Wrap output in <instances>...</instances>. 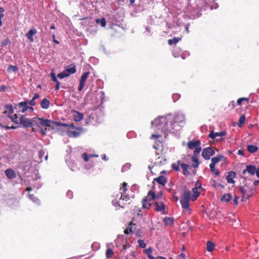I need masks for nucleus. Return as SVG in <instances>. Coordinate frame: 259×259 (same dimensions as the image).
I'll return each mask as SVG.
<instances>
[{
  "instance_id": "nucleus-1",
  "label": "nucleus",
  "mask_w": 259,
  "mask_h": 259,
  "mask_svg": "<svg viewBox=\"0 0 259 259\" xmlns=\"http://www.w3.org/2000/svg\"><path fill=\"white\" fill-rule=\"evenodd\" d=\"M192 191L193 195L191 196V192L189 190H185L183 193V198L180 200L182 208L183 210L188 212L189 213L191 212L189 206L190 200L194 201L200 195V193L198 192L197 188H193Z\"/></svg>"
},
{
  "instance_id": "nucleus-2",
  "label": "nucleus",
  "mask_w": 259,
  "mask_h": 259,
  "mask_svg": "<svg viewBox=\"0 0 259 259\" xmlns=\"http://www.w3.org/2000/svg\"><path fill=\"white\" fill-rule=\"evenodd\" d=\"M34 123L39 128L48 127L52 130L57 128V125L59 123L57 121H54L50 119L35 117L33 118Z\"/></svg>"
},
{
  "instance_id": "nucleus-3",
  "label": "nucleus",
  "mask_w": 259,
  "mask_h": 259,
  "mask_svg": "<svg viewBox=\"0 0 259 259\" xmlns=\"http://www.w3.org/2000/svg\"><path fill=\"white\" fill-rule=\"evenodd\" d=\"M244 186H240L239 187V191L242 193L243 195L242 197V200L248 199L251 197L254 193V188L252 187L249 186L246 181H244Z\"/></svg>"
},
{
  "instance_id": "nucleus-4",
  "label": "nucleus",
  "mask_w": 259,
  "mask_h": 259,
  "mask_svg": "<svg viewBox=\"0 0 259 259\" xmlns=\"http://www.w3.org/2000/svg\"><path fill=\"white\" fill-rule=\"evenodd\" d=\"M20 124L23 125L24 127H32L34 122L33 118L30 119L27 118L25 115H22L20 117Z\"/></svg>"
},
{
  "instance_id": "nucleus-5",
  "label": "nucleus",
  "mask_w": 259,
  "mask_h": 259,
  "mask_svg": "<svg viewBox=\"0 0 259 259\" xmlns=\"http://www.w3.org/2000/svg\"><path fill=\"white\" fill-rule=\"evenodd\" d=\"M90 73V72H85L83 73L80 78V81H79V84L78 88V91H81L82 89L84 88L86 80L87 78H88Z\"/></svg>"
},
{
  "instance_id": "nucleus-6",
  "label": "nucleus",
  "mask_w": 259,
  "mask_h": 259,
  "mask_svg": "<svg viewBox=\"0 0 259 259\" xmlns=\"http://www.w3.org/2000/svg\"><path fill=\"white\" fill-rule=\"evenodd\" d=\"M214 154V151L211 147L204 148L202 152V155L206 160H208L210 157Z\"/></svg>"
},
{
  "instance_id": "nucleus-7",
  "label": "nucleus",
  "mask_w": 259,
  "mask_h": 259,
  "mask_svg": "<svg viewBox=\"0 0 259 259\" xmlns=\"http://www.w3.org/2000/svg\"><path fill=\"white\" fill-rule=\"evenodd\" d=\"M137 225L131 222L127 228L124 230V233L125 234L128 235L129 234H133L136 232L137 230Z\"/></svg>"
},
{
  "instance_id": "nucleus-8",
  "label": "nucleus",
  "mask_w": 259,
  "mask_h": 259,
  "mask_svg": "<svg viewBox=\"0 0 259 259\" xmlns=\"http://www.w3.org/2000/svg\"><path fill=\"white\" fill-rule=\"evenodd\" d=\"M155 204L156 206L155 210L161 212L162 214H164L166 213L165 211V205L163 202L156 201Z\"/></svg>"
},
{
  "instance_id": "nucleus-9",
  "label": "nucleus",
  "mask_w": 259,
  "mask_h": 259,
  "mask_svg": "<svg viewBox=\"0 0 259 259\" xmlns=\"http://www.w3.org/2000/svg\"><path fill=\"white\" fill-rule=\"evenodd\" d=\"M256 167L252 165H247L245 169H244L242 172V175H245L246 172L248 173L250 175H254L256 172Z\"/></svg>"
},
{
  "instance_id": "nucleus-10",
  "label": "nucleus",
  "mask_w": 259,
  "mask_h": 259,
  "mask_svg": "<svg viewBox=\"0 0 259 259\" xmlns=\"http://www.w3.org/2000/svg\"><path fill=\"white\" fill-rule=\"evenodd\" d=\"M58 123L60 124L57 125V129H59V127L63 126L64 127H71L72 128H75L80 132L82 131V128L81 127H76L73 123L67 124L61 122H58Z\"/></svg>"
},
{
  "instance_id": "nucleus-11",
  "label": "nucleus",
  "mask_w": 259,
  "mask_h": 259,
  "mask_svg": "<svg viewBox=\"0 0 259 259\" xmlns=\"http://www.w3.org/2000/svg\"><path fill=\"white\" fill-rule=\"evenodd\" d=\"M127 184L126 182H123L122 183V187L120 188V193L121 194L120 199H122L123 200L125 199L126 201H127V200H129V197L128 196H124L123 198H122V197H123V194H124L127 190Z\"/></svg>"
},
{
  "instance_id": "nucleus-12",
  "label": "nucleus",
  "mask_w": 259,
  "mask_h": 259,
  "mask_svg": "<svg viewBox=\"0 0 259 259\" xmlns=\"http://www.w3.org/2000/svg\"><path fill=\"white\" fill-rule=\"evenodd\" d=\"M236 177V174L235 172L233 171H229L227 175L226 176V180L227 182L230 184H234L235 181L233 179Z\"/></svg>"
},
{
  "instance_id": "nucleus-13",
  "label": "nucleus",
  "mask_w": 259,
  "mask_h": 259,
  "mask_svg": "<svg viewBox=\"0 0 259 259\" xmlns=\"http://www.w3.org/2000/svg\"><path fill=\"white\" fill-rule=\"evenodd\" d=\"M227 134L226 132L223 131L221 132H215L214 133L213 131H211L208 135V137L209 138H211L212 139H214L216 138L217 137L220 136L223 137L226 136Z\"/></svg>"
},
{
  "instance_id": "nucleus-14",
  "label": "nucleus",
  "mask_w": 259,
  "mask_h": 259,
  "mask_svg": "<svg viewBox=\"0 0 259 259\" xmlns=\"http://www.w3.org/2000/svg\"><path fill=\"white\" fill-rule=\"evenodd\" d=\"M65 71H67V73L69 76L76 72V66L74 64H71L70 65L65 67Z\"/></svg>"
},
{
  "instance_id": "nucleus-15",
  "label": "nucleus",
  "mask_w": 259,
  "mask_h": 259,
  "mask_svg": "<svg viewBox=\"0 0 259 259\" xmlns=\"http://www.w3.org/2000/svg\"><path fill=\"white\" fill-rule=\"evenodd\" d=\"M37 33V31L35 28H31L26 34L25 36L30 42H33L34 39L33 36Z\"/></svg>"
},
{
  "instance_id": "nucleus-16",
  "label": "nucleus",
  "mask_w": 259,
  "mask_h": 259,
  "mask_svg": "<svg viewBox=\"0 0 259 259\" xmlns=\"http://www.w3.org/2000/svg\"><path fill=\"white\" fill-rule=\"evenodd\" d=\"M156 182L158 184L164 186L167 183V179L164 176H160L157 178L154 179L153 182Z\"/></svg>"
},
{
  "instance_id": "nucleus-17",
  "label": "nucleus",
  "mask_w": 259,
  "mask_h": 259,
  "mask_svg": "<svg viewBox=\"0 0 259 259\" xmlns=\"http://www.w3.org/2000/svg\"><path fill=\"white\" fill-rule=\"evenodd\" d=\"M28 102H21L17 104V107L21 108V109L20 110V112L22 113H25L28 110V106H27Z\"/></svg>"
},
{
  "instance_id": "nucleus-18",
  "label": "nucleus",
  "mask_w": 259,
  "mask_h": 259,
  "mask_svg": "<svg viewBox=\"0 0 259 259\" xmlns=\"http://www.w3.org/2000/svg\"><path fill=\"white\" fill-rule=\"evenodd\" d=\"M200 141L199 140L189 141L187 144L188 148L190 149H193L200 146Z\"/></svg>"
},
{
  "instance_id": "nucleus-19",
  "label": "nucleus",
  "mask_w": 259,
  "mask_h": 259,
  "mask_svg": "<svg viewBox=\"0 0 259 259\" xmlns=\"http://www.w3.org/2000/svg\"><path fill=\"white\" fill-rule=\"evenodd\" d=\"M73 118L75 121L78 122L81 121L83 118V115L77 111H73Z\"/></svg>"
},
{
  "instance_id": "nucleus-20",
  "label": "nucleus",
  "mask_w": 259,
  "mask_h": 259,
  "mask_svg": "<svg viewBox=\"0 0 259 259\" xmlns=\"http://www.w3.org/2000/svg\"><path fill=\"white\" fill-rule=\"evenodd\" d=\"M40 104L42 109H47L50 107V102L48 99L44 98L41 101Z\"/></svg>"
},
{
  "instance_id": "nucleus-21",
  "label": "nucleus",
  "mask_w": 259,
  "mask_h": 259,
  "mask_svg": "<svg viewBox=\"0 0 259 259\" xmlns=\"http://www.w3.org/2000/svg\"><path fill=\"white\" fill-rule=\"evenodd\" d=\"M5 175L10 179H13L16 177L15 172L11 168L7 169L5 170Z\"/></svg>"
},
{
  "instance_id": "nucleus-22",
  "label": "nucleus",
  "mask_w": 259,
  "mask_h": 259,
  "mask_svg": "<svg viewBox=\"0 0 259 259\" xmlns=\"http://www.w3.org/2000/svg\"><path fill=\"white\" fill-rule=\"evenodd\" d=\"M181 166L183 169L182 172L184 175L188 176L190 174L188 169V168L190 167V166L188 164L185 163H181Z\"/></svg>"
},
{
  "instance_id": "nucleus-23",
  "label": "nucleus",
  "mask_w": 259,
  "mask_h": 259,
  "mask_svg": "<svg viewBox=\"0 0 259 259\" xmlns=\"http://www.w3.org/2000/svg\"><path fill=\"white\" fill-rule=\"evenodd\" d=\"M150 201L147 197H145L142 200V207L144 208L150 209L151 206V204L149 202Z\"/></svg>"
},
{
  "instance_id": "nucleus-24",
  "label": "nucleus",
  "mask_w": 259,
  "mask_h": 259,
  "mask_svg": "<svg viewBox=\"0 0 259 259\" xmlns=\"http://www.w3.org/2000/svg\"><path fill=\"white\" fill-rule=\"evenodd\" d=\"M67 135L70 138H76L79 137L80 135V132L68 131L67 132Z\"/></svg>"
},
{
  "instance_id": "nucleus-25",
  "label": "nucleus",
  "mask_w": 259,
  "mask_h": 259,
  "mask_svg": "<svg viewBox=\"0 0 259 259\" xmlns=\"http://www.w3.org/2000/svg\"><path fill=\"white\" fill-rule=\"evenodd\" d=\"M174 220L172 218L166 217L163 219V223L165 225H173Z\"/></svg>"
},
{
  "instance_id": "nucleus-26",
  "label": "nucleus",
  "mask_w": 259,
  "mask_h": 259,
  "mask_svg": "<svg viewBox=\"0 0 259 259\" xmlns=\"http://www.w3.org/2000/svg\"><path fill=\"white\" fill-rule=\"evenodd\" d=\"M215 247V244L213 242L211 241H208L206 243V249L209 252H211L213 250Z\"/></svg>"
},
{
  "instance_id": "nucleus-27",
  "label": "nucleus",
  "mask_w": 259,
  "mask_h": 259,
  "mask_svg": "<svg viewBox=\"0 0 259 259\" xmlns=\"http://www.w3.org/2000/svg\"><path fill=\"white\" fill-rule=\"evenodd\" d=\"M8 117L15 123H20V118H18V116L17 114H15L13 115H8Z\"/></svg>"
},
{
  "instance_id": "nucleus-28",
  "label": "nucleus",
  "mask_w": 259,
  "mask_h": 259,
  "mask_svg": "<svg viewBox=\"0 0 259 259\" xmlns=\"http://www.w3.org/2000/svg\"><path fill=\"white\" fill-rule=\"evenodd\" d=\"M258 147L256 146L249 145L247 146V150L251 153H253L256 152L258 150Z\"/></svg>"
},
{
  "instance_id": "nucleus-29",
  "label": "nucleus",
  "mask_w": 259,
  "mask_h": 259,
  "mask_svg": "<svg viewBox=\"0 0 259 259\" xmlns=\"http://www.w3.org/2000/svg\"><path fill=\"white\" fill-rule=\"evenodd\" d=\"M192 160L194 162L192 164V166L194 168H195L198 167V165L199 164V160H198V156H192Z\"/></svg>"
},
{
  "instance_id": "nucleus-30",
  "label": "nucleus",
  "mask_w": 259,
  "mask_h": 259,
  "mask_svg": "<svg viewBox=\"0 0 259 259\" xmlns=\"http://www.w3.org/2000/svg\"><path fill=\"white\" fill-rule=\"evenodd\" d=\"M232 198V195L230 193H227L223 195L221 200L222 201L229 202L231 200Z\"/></svg>"
},
{
  "instance_id": "nucleus-31",
  "label": "nucleus",
  "mask_w": 259,
  "mask_h": 259,
  "mask_svg": "<svg viewBox=\"0 0 259 259\" xmlns=\"http://www.w3.org/2000/svg\"><path fill=\"white\" fill-rule=\"evenodd\" d=\"M215 164L210 163L209 164L210 169L212 172H214V175L217 176L220 175V171L219 169H216L215 168Z\"/></svg>"
},
{
  "instance_id": "nucleus-32",
  "label": "nucleus",
  "mask_w": 259,
  "mask_h": 259,
  "mask_svg": "<svg viewBox=\"0 0 259 259\" xmlns=\"http://www.w3.org/2000/svg\"><path fill=\"white\" fill-rule=\"evenodd\" d=\"M95 22L97 24H100L103 27H105L106 25V20L105 18H102L101 19H96Z\"/></svg>"
},
{
  "instance_id": "nucleus-33",
  "label": "nucleus",
  "mask_w": 259,
  "mask_h": 259,
  "mask_svg": "<svg viewBox=\"0 0 259 259\" xmlns=\"http://www.w3.org/2000/svg\"><path fill=\"white\" fill-rule=\"evenodd\" d=\"M18 70V68L17 67V66H15V65H10L8 66V69H7V71L9 72H16Z\"/></svg>"
},
{
  "instance_id": "nucleus-34",
  "label": "nucleus",
  "mask_w": 259,
  "mask_h": 259,
  "mask_svg": "<svg viewBox=\"0 0 259 259\" xmlns=\"http://www.w3.org/2000/svg\"><path fill=\"white\" fill-rule=\"evenodd\" d=\"M162 143L160 140H156L155 142V144L153 145V147L156 150H158L159 149L160 147H162Z\"/></svg>"
},
{
  "instance_id": "nucleus-35",
  "label": "nucleus",
  "mask_w": 259,
  "mask_h": 259,
  "mask_svg": "<svg viewBox=\"0 0 259 259\" xmlns=\"http://www.w3.org/2000/svg\"><path fill=\"white\" fill-rule=\"evenodd\" d=\"M223 156L222 155H218L215 157H213L211 159V164H216V163L220 162Z\"/></svg>"
},
{
  "instance_id": "nucleus-36",
  "label": "nucleus",
  "mask_w": 259,
  "mask_h": 259,
  "mask_svg": "<svg viewBox=\"0 0 259 259\" xmlns=\"http://www.w3.org/2000/svg\"><path fill=\"white\" fill-rule=\"evenodd\" d=\"M146 197H147V198L149 200H154L156 199V194L154 192H153L152 191H150L148 192V195Z\"/></svg>"
},
{
  "instance_id": "nucleus-37",
  "label": "nucleus",
  "mask_w": 259,
  "mask_h": 259,
  "mask_svg": "<svg viewBox=\"0 0 259 259\" xmlns=\"http://www.w3.org/2000/svg\"><path fill=\"white\" fill-rule=\"evenodd\" d=\"M181 38L179 37H174L173 39H170L168 40V44L169 45H172V44H177L180 40Z\"/></svg>"
},
{
  "instance_id": "nucleus-38",
  "label": "nucleus",
  "mask_w": 259,
  "mask_h": 259,
  "mask_svg": "<svg viewBox=\"0 0 259 259\" xmlns=\"http://www.w3.org/2000/svg\"><path fill=\"white\" fill-rule=\"evenodd\" d=\"M145 252L147 254V257L149 259H151V257H153L151 255L152 252V249L151 247H149L148 249H146L144 250Z\"/></svg>"
},
{
  "instance_id": "nucleus-39",
  "label": "nucleus",
  "mask_w": 259,
  "mask_h": 259,
  "mask_svg": "<svg viewBox=\"0 0 259 259\" xmlns=\"http://www.w3.org/2000/svg\"><path fill=\"white\" fill-rule=\"evenodd\" d=\"M114 254L113 250L111 248H108L106 250V256L107 258H111Z\"/></svg>"
},
{
  "instance_id": "nucleus-40",
  "label": "nucleus",
  "mask_w": 259,
  "mask_h": 259,
  "mask_svg": "<svg viewBox=\"0 0 259 259\" xmlns=\"http://www.w3.org/2000/svg\"><path fill=\"white\" fill-rule=\"evenodd\" d=\"M246 117L244 115H242L239 119V126L241 127L245 122Z\"/></svg>"
},
{
  "instance_id": "nucleus-41",
  "label": "nucleus",
  "mask_w": 259,
  "mask_h": 259,
  "mask_svg": "<svg viewBox=\"0 0 259 259\" xmlns=\"http://www.w3.org/2000/svg\"><path fill=\"white\" fill-rule=\"evenodd\" d=\"M180 161L179 160L177 162V164L174 163L171 164L172 168L176 171H179L180 170L179 165H181Z\"/></svg>"
},
{
  "instance_id": "nucleus-42",
  "label": "nucleus",
  "mask_w": 259,
  "mask_h": 259,
  "mask_svg": "<svg viewBox=\"0 0 259 259\" xmlns=\"http://www.w3.org/2000/svg\"><path fill=\"white\" fill-rule=\"evenodd\" d=\"M10 44H11V41L9 38H7L6 39H5L1 42V46L3 47H6Z\"/></svg>"
},
{
  "instance_id": "nucleus-43",
  "label": "nucleus",
  "mask_w": 259,
  "mask_h": 259,
  "mask_svg": "<svg viewBox=\"0 0 259 259\" xmlns=\"http://www.w3.org/2000/svg\"><path fill=\"white\" fill-rule=\"evenodd\" d=\"M57 76L60 78V79H62L64 77H68L69 76L68 74L67 73V71H65V70L63 71V72H61V73H59V74H58V75Z\"/></svg>"
},
{
  "instance_id": "nucleus-44",
  "label": "nucleus",
  "mask_w": 259,
  "mask_h": 259,
  "mask_svg": "<svg viewBox=\"0 0 259 259\" xmlns=\"http://www.w3.org/2000/svg\"><path fill=\"white\" fill-rule=\"evenodd\" d=\"M7 110L5 111V113H9L12 114L13 112V107L12 105H8L6 107Z\"/></svg>"
},
{
  "instance_id": "nucleus-45",
  "label": "nucleus",
  "mask_w": 259,
  "mask_h": 259,
  "mask_svg": "<svg viewBox=\"0 0 259 259\" xmlns=\"http://www.w3.org/2000/svg\"><path fill=\"white\" fill-rule=\"evenodd\" d=\"M195 149V150L193 152V155L192 156H198V154L201 151V148L200 146H198L197 147H196Z\"/></svg>"
},
{
  "instance_id": "nucleus-46",
  "label": "nucleus",
  "mask_w": 259,
  "mask_h": 259,
  "mask_svg": "<svg viewBox=\"0 0 259 259\" xmlns=\"http://www.w3.org/2000/svg\"><path fill=\"white\" fill-rule=\"evenodd\" d=\"M249 98H245V97L240 98L238 99L237 103L238 105H241L242 102H243L245 101L248 102V101H249Z\"/></svg>"
},
{
  "instance_id": "nucleus-47",
  "label": "nucleus",
  "mask_w": 259,
  "mask_h": 259,
  "mask_svg": "<svg viewBox=\"0 0 259 259\" xmlns=\"http://www.w3.org/2000/svg\"><path fill=\"white\" fill-rule=\"evenodd\" d=\"M94 156L93 155H90V156H88V154L86 153H83L82 154V157L83 158L84 161L87 162L89 160V158L90 157H92Z\"/></svg>"
},
{
  "instance_id": "nucleus-48",
  "label": "nucleus",
  "mask_w": 259,
  "mask_h": 259,
  "mask_svg": "<svg viewBox=\"0 0 259 259\" xmlns=\"http://www.w3.org/2000/svg\"><path fill=\"white\" fill-rule=\"evenodd\" d=\"M185 119V117L183 115H177L175 118L176 122H182Z\"/></svg>"
},
{
  "instance_id": "nucleus-49",
  "label": "nucleus",
  "mask_w": 259,
  "mask_h": 259,
  "mask_svg": "<svg viewBox=\"0 0 259 259\" xmlns=\"http://www.w3.org/2000/svg\"><path fill=\"white\" fill-rule=\"evenodd\" d=\"M139 246L142 248H144L146 246V243L144 242L143 240L140 239L138 241Z\"/></svg>"
},
{
  "instance_id": "nucleus-50",
  "label": "nucleus",
  "mask_w": 259,
  "mask_h": 259,
  "mask_svg": "<svg viewBox=\"0 0 259 259\" xmlns=\"http://www.w3.org/2000/svg\"><path fill=\"white\" fill-rule=\"evenodd\" d=\"M160 119L156 118L154 121H151V124L154 126H158L159 125L160 123Z\"/></svg>"
},
{
  "instance_id": "nucleus-51",
  "label": "nucleus",
  "mask_w": 259,
  "mask_h": 259,
  "mask_svg": "<svg viewBox=\"0 0 259 259\" xmlns=\"http://www.w3.org/2000/svg\"><path fill=\"white\" fill-rule=\"evenodd\" d=\"M28 196L30 199H31L33 202H35L38 201V199L33 194H29Z\"/></svg>"
},
{
  "instance_id": "nucleus-52",
  "label": "nucleus",
  "mask_w": 259,
  "mask_h": 259,
  "mask_svg": "<svg viewBox=\"0 0 259 259\" xmlns=\"http://www.w3.org/2000/svg\"><path fill=\"white\" fill-rule=\"evenodd\" d=\"M50 76H51V78H52V80L54 82H56L59 81L58 80V79H57V77H56V75H55V73H54V72H51V74H50Z\"/></svg>"
},
{
  "instance_id": "nucleus-53",
  "label": "nucleus",
  "mask_w": 259,
  "mask_h": 259,
  "mask_svg": "<svg viewBox=\"0 0 259 259\" xmlns=\"http://www.w3.org/2000/svg\"><path fill=\"white\" fill-rule=\"evenodd\" d=\"M44 155H45V152L44 151V150H40L38 151V156H39V159H41L42 158L44 157Z\"/></svg>"
},
{
  "instance_id": "nucleus-54",
  "label": "nucleus",
  "mask_w": 259,
  "mask_h": 259,
  "mask_svg": "<svg viewBox=\"0 0 259 259\" xmlns=\"http://www.w3.org/2000/svg\"><path fill=\"white\" fill-rule=\"evenodd\" d=\"M197 189L201 188V183L200 181H197L195 183V187Z\"/></svg>"
},
{
  "instance_id": "nucleus-55",
  "label": "nucleus",
  "mask_w": 259,
  "mask_h": 259,
  "mask_svg": "<svg viewBox=\"0 0 259 259\" xmlns=\"http://www.w3.org/2000/svg\"><path fill=\"white\" fill-rule=\"evenodd\" d=\"M28 103L31 106H34L36 105V103L35 102V100H33L32 99L31 100H30Z\"/></svg>"
},
{
  "instance_id": "nucleus-56",
  "label": "nucleus",
  "mask_w": 259,
  "mask_h": 259,
  "mask_svg": "<svg viewBox=\"0 0 259 259\" xmlns=\"http://www.w3.org/2000/svg\"><path fill=\"white\" fill-rule=\"evenodd\" d=\"M161 138V135H156V134H152L151 135L150 138L151 139H157V138Z\"/></svg>"
},
{
  "instance_id": "nucleus-57",
  "label": "nucleus",
  "mask_w": 259,
  "mask_h": 259,
  "mask_svg": "<svg viewBox=\"0 0 259 259\" xmlns=\"http://www.w3.org/2000/svg\"><path fill=\"white\" fill-rule=\"evenodd\" d=\"M7 88L5 85H2L0 87V92H5Z\"/></svg>"
},
{
  "instance_id": "nucleus-58",
  "label": "nucleus",
  "mask_w": 259,
  "mask_h": 259,
  "mask_svg": "<svg viewBox=\"0 0 259 259\" xmlns=\"http://www.w3.org/2000/svg\"><path fill=\"white\" fill-rule=\"evenodd\" d=\"M41 128V133L42 135H45L46 134L47 127H46L45 128Z\"/></svg>"
},
{
  "instance_id": "nucleus-59",
  "label": "nucleus",
  "mask_w": 259,
  "mask_h": 259,
  "mask_svg": "<svg viewBox=\"0 0 259 259\" xmlns=\"http://www.w3.org/2000/svg\"><path fill=\"white\" fill-rule=\"evenodd\" d=\"M130 244H124L123 245V248H122V249L123 250H126L127 249V248L130 247Z\"/></svg>"
},
{
  "instance_id": "nucleus-60",
  "label": "nucleus",
  "mask_w": 259,
  "mask_h": 259,
  "mask_svg": "<svg viewBox=\"0 0 259 259\" xmlns=\"http://www.w3.org/2000/svg\"><path fill=\"white\" fill-rule=\"evenodd\" d=\"M162 196V192H160L157 195H156V199L161 198Z\"/></svg>"
},
{
  "instance_id": "nucleus-61",
  "label": "nucleus",
  "mask_w": 259,
  "mask_h": 259,
  "mask_svg": "<svg viewBox=\"0 0 259 259\" xmlns=\"http://www.w3.org/2000/svg\"><path fill=\"white\" fill-rule=\"evenodd\" d=\"M239 197L238 196H235L234 197V203L236 204V205H237L238 203V199H239Z\"/></svg>"
},
{
  "instance_id": "nucleus-62",
  "label": "nucleus",
  "mask_w": 259,
  "mask_h": 259,
  "mask_svg": "<svg viewBox=\"0 0 259 259\" xmlns=\"http://www.w3.org/2000/svg\"><path fill=\"white\" fill-rule=\"evenodd\" d=\"M60 89V82L59 81L56 82L55 90L58 91Z\"/></svg>"
},
{
  "instance_id": "nucleus-63",
  "label": "nucleus",
  "mask_w": 259,
  "mask_h": 259,
  "mask_svg": "<svg viewBox=\"0 0 259 259\" xmlns=\"http://www.w3.org/2000/svg\"><path fill=\"white\" fill-rule=\"evenodd\" d=\"M39 98V95L37 93H35L34 95V96L33 97L32 99L33 100H36L37 99H38Z\"/></svg>"
},
{
  "instance_id": "nucleus-64",
  "label": "nucleus",
  "mask_w": 259,
  "mask_h": 259,
  "mask_svg": "<svg viewBox=\"0 0 259 259\" xmlns=\"http://www.w3.org/2000/svg\"><path fill=\"white\" fill-rule=\"evenodd\" d=\"M151 259H166L165 257H163V256H157L156 257H151Z\"/></svg>"
}]
</instances>
